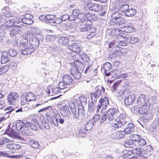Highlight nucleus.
<instances>
[{
    "instance_id": "nucleus-12",
    "label": "nucleus",
    "mask_w": 159,
    "mask_h": 159,
    "mask_svg": "<svg viewBox=\"0 0 159 159\" xmlns=\"http://www.w3.org/2000/svg\"><path fill=\"white\" fill-rule=\"evenodd\" d=\"M87 7L90 10L94 11H99L102 8V7L101 5L93 3L88 4Z\"/></svg>"
},
{
    "instance_id": "nucleus-40",
    "label": "nucleus",
    "mask_w": 159,
    "mask_h": 159,
    "mask_svg": "<svg viewBox=\"0 0 159 159\" xmlns=\"http://www.w3.org/2000/svg\"><path fill=\"white\" fill-rule=\"evenodd\" d=\"M111 22H114L116 24V27L121 26L122 24L125 23L124 18L121 16L120 17L113 20Z\"/></svg>"
},
{
    "instance_id": "nucleus-26",
    "label": "nucleus",
    "mask_w": 159,
    "mask_h": 159,
    "mask_svg": "<svg viewBox=\"0 0 159 159\" xmlns=\"http://www.w3.org/2000/svg\"><path fill=\"white\" fill-rule=\"evenodd\" d=\"M2 12L6 17H11L14 15L11 12L10 9L8 7H4L2 9Z\"/></svg>"
},
{
    "instance_id": "nucleus-49",
    "label": "nucleus",
    "mask_w": 159,
    "mask_h": 159,
    "mask_svg": "<svg viewBox=\"0 0 159 159\" xmlns=\"http://www.w3.org/2000/svg\"><path fill=\"white\" fill-rule=\"evenodd\" d=\"M116 39H118V40L122 39L123 40H124L125 42L126 41L127 43H130V36L127 37L125 36H123L120 35L117 37Z\"/></svg>"
},
{
    "instance_id": "nucleus-31",
    "label": "nucleus",
    "mask_w": 159,
    "mask_h": 159,
    "mask_svg": "<svg viewBox=\"0 0 159 159\" xmlns=\"http://www.w3.org/2000/svg\"><path fill=\"white\" fill-rule=\"evenodd\" d=\"M20 28L16 26H14L11 28L10 30V36L13 37L17 34L20 30Z\"/></svg>"
},
{
    "instance_id": "nucleus-36",
    "label": "nucleus",
    "mask_w": 159,
    "mask_h": 159,
    "mask_svg": "<svg viewBox=\"0 0 159 159\" xmlns=\"http://www.w3.org/2000/svg\"><path fill=\"white\" fill-rule=\"evenodd\" d=\"M69 41V39L67 37H61L59 38L58 42L61 45H66L67 44Z\"/></svg>"
},
{
    "instance_id": "nucleus-60",
    "label": "nucleus",
    "mask_w": 159,
    "mask_h": 159,
    "mask_svg": "<svg viewBox=\"0 0 159 159\" xmlns=\"http://www.w3.org/2000/svg\"><path fill=\"white\" fill-rule=\"evenodd\" d=\"M10 142V140L6 138H3L0 139V145H2Z\"/></svg>"
},
{
    "instance_id": "nucleus-54",
    "label": "nucleus",
    "mask_w": 159,
    "mask_h": 159,
    "mask_svg": "<svg viewBox=\"0 0 159 159\" xmlns=\"http://www.w3.org/2000/svg\"><path fill=\"white\" fill-rule=\"evenodd\" d=\"M56 37L54 35H47L46 40L47 42H51L55 40Z\"/></svg>"
},
{
    "instance_id": "nucleus-35",
    "label": "nucleus",
    "mask_w": 159,
    "mask_h": 159,
    "mask_svg": "<svg viewBox=\"0 0 159 159\" xmlns=\"http://www.w3.org/2000/svg\"><path fill=\"white\" fill-rule=\"evenodd\" d=\"M80 13L79 9H74L72 12L71 14L69 15V20L72 21L75 20L77 18V15Z\"/></svg>"
},
{
    "instance_id": "nucleus-61",
    "label": "nucleus",
    "mask_w": 159,
    "mask_h": 159,
    "mask_svg": "<svg viewBox=\"0 0 159 159\" xmlns=\"http://www.w3.org/2000/svg\"><path fill=\"white\" fill-rule=\"evenodd\" d=\"M139 39L138 38L130 36V43L132 44H134L139 42Z\"/></svg>"
},
{
    "instance_id": "nucleus-51",
    "label": "nucleus",
    "mask_w": 159,
    "mask_h": 159,
    "mask_svg": "<svg viewBox=\"0 0 159 159\" xmlns=\"http://www.w3.org/2000/svg\"><path fill=\"white\" fill-rule=\"evenodd\" d=\"M122 126L117 122L113 123L111 125V128L114 130H116L119 128L121 127Z\"/></svg>"
},
{
    "instance_id": "nucleus-39",
    "label": "nucleus",
    "mask_w": 159,
    "mask_h": 159,
    "mask_svg": "<svg viewBox=\"0 0 159 159\" xmlns=\"http://www.w3.org/2000/svg\"><path fill=\"white\" fill-rule=\"evenodd\" d=\"M34 48H25L20 51V53L24 55H28L34 52Z\"/></svg>"
},
{
    "instance_id": "nucleus-33",
    "label": "nucleus",
    "mask_w": 159,
    "mask_h": 159,
    "mask_svg": "<svg viewBox=\"0 0 159 159\" xmlns=\"http://www.w3.org/2000/svg\"><path fill=\"white\" fill-rule=\"evenodd\" d=\"M143 115L141 118V120H143L144 122H147L150 120L152 116V114L149 112H146L142 114Z\"/></svg>"
},
{
    "instance_id": "nucleus-58",
    "label": "nucleus",
    "mask_w": 159,
    "mask_h": 159,
    "mask_svg": "<svg viewBox=\"0 0 159 159\" xmlns=\"http://www.w3.org/2000/svg\"><path fill=\"white\" fill-rule=\"evenodd\" d=\"M30 144L31 145V146L34 148H36L39 147V143L34 140H32L31 141L30 143Z\"/></svg>"
},
{
    "instance_id": "nucleus-17",
    "label": "nucleus",
    "mask_w": 159,
    "mask_h": 159,
    "mask_svg": "<svg viewBox=\"0 0 159 159\" xmlns=\"http://www.w3.org/2000/svg\"><path fill=\"white\" fill-rule=\"evenodd\" d=\"M150 102L147 100L145 104L142 105V106L139 108V114H143L147 112L150 107Z\"/></svg>"
},
{
    "instance_id": "nucleus-4",
    "label": "nucleus",
    "mask_w": 159,
    "mask_h": 159,
    "mask_svg": "<svg viewBox=\"0 0 159 159\" xmlns=\"http://www.w3.org/2000/svg\"><path fill=\"white\" fill-rule=\"evenodd\" d=\"M47 118L49 122L51 124H53L56 127H58L59 126V122L61 124H63L65 122L64 118L62 117L60 114L59 113L54 114V119L50 115L47 116Z\"/></svg>"
},
{
    "instance_id": "nucleus-47",
    "label": "nucleus",
    "mask_w": 159,
    "mask_h": 159,
    "mask_svg": "<svg viewBox=\"0 0 159 159\" xmlns=\"http://www.w3.org/2000/svg\"><path fill=\"white\" fill-rule=\"evenodd\" d=\"M111 18L112 19L110 20V22L111 23V21L115 19H117L122 16V14L118 12H115L112 14Z\"/></svg>"
},
{
    "instance_id": "nucleus-50",
    "label": "nucleus",
    "mask_w": 159,
    "mask_h": 159,
    "mask_svg": "<svg viewBox=\"0 0 159 159\" xmlns=\"http://www.w3.org/2000/svg\"><path fill=\"white\" fill-rule=\"evenodd\" d=\"M129 138L130 139H132L133 141H137L139 140L140 138V136L137 134H131L129 135Z\"/></svg>"
},
{
    "instance_id": "nucleus-45",
    "label": "nucleus",
    "mask_w": 159,
    "mask_h": 159,
    "mask_svg": "<svg viewBox=\"0 0 159 159\" xmlns=\"http://www.w3.org/2000/svg\"><path fill=\"white\" fill-rule=\"evenodd\" d=\"M91 102L89 103V110L91 111H93L95 109L96 110V107L95 106V103L96 101H94L93 100H91Z\"/></svg>"
},
{
    "instance_id": "nucleus-18",
    "label": "nucleus",
    "mask_w": 159,
    "mask_h": 159,
    "mask_svg": "<svg viewBox=\"0 0 159 159\" xmlns=\"http://www.w3.org/2000/svg\"><path fill=\"white\" fill-rule=\"evenodd\" d=\"M33 18V16L30 14H25L24 18H22L23 23L28 25L31 24L33 22L32 20Z\"/></svg>"
},
{
    "instance_id": "nucleus-6",
    "label": "nucleus",
    "mask_w": 159,
    "mask_h": 159,
    "mask_svg": "<svg viewBox=\"0 0 159 159\" xmlns=\"http://www.w3.org/2000/svg\"><path fill=\"white\" fill-rule=\"evenodd\" d=\"M36 99L35 95L31 92H29L25 95H23L21 96V101L23 104L27 102L35 101Z\"/></svg>"
},
{
    "instance_id": "nucleus-24",
    "label": "nucleus",
    "mask_w": 159,
    "mask_h": 159,
    "mask_svg": "<svg viewBox=\"0 0 159 159\" xmlns=\"http://www.w3.org/2000/svg\"><path fill=\"white\" fill-rule=\"evenodd\" d=\"M121 26L115 27L112 29L111 31V35L112 36H117L120 35V34L122 33L121 29L120 28Z\"/></svg>"
},
{
    "instance_id": "nucleus-42",
    "label": "nucleus",
    "mask_w": 159,
    "mask_h": 159,
    "mask_svg": "<svg viewBox=\"0 0 159 159\" xmlns=\"http://www.w3.org/2000/svg\"><path fill=\"white\" fill-rule=\"evenodd\" d=\"M116 41H117V43L116 44V47L118 49H119V48H120L119 46H126L127 45V43L125 42L124 40H123L122 39V40H118V39H116Z\"/></svg>"
},
{
    "instance_id": "nucleus-46",
    "label": "nucleus",
    "mask_w": 159,
    "mask_h": 159,
    "mask_svg": "<svg viewBox=\"0 0 159 159\" xmlns=\"http://www.w3.org/2000/svg\"><path fill=\"white\" fill-rule=\"evenodd\" d=\"M58 87L61 89H65V91H66L70 89H67L68 88V85L66 84L63 81L60 82L59 83Z\"/></svg>"
},
{
    "instance_id": "nucleus-8",
    "label": "nucleus",
    "mask_w": 159,
    "mask_h": 159,
    "mask_svg": "<svg viewBox=\"0 0 159 159\" xmlns=\"http://www.w3.org/2000/svg\"><path fill=\"white\" fill-rule=\"evenodd\" d=\"M95 92L91 94V98L92 100L94 101H97V99L101 96L102 94V90L103 92L105 91V88L102 85L99 86L98 88H96Z\"/></svg>"
},
{
    "instance_id": "nucleus-19",
    "label": "nucleus",
    "mask_w": 159,
    "mask_h": 159,
    "mask_svg": "<svg viewBox=\"0 0 159 159\" xmlns=\"http://www.w3.org/2000/svg\"><path fill=\"white\" fill-rule=\"evenodd\" d=\"M120 28L121 29L122 32L131 33L135 30V29L131 24L124 26H121Z\"/></svg>"
},
{
    "instance_id": "nucleus-38",
    "label": "nucleus",
    "mask_w": 159,
    "mask_h": 159,
    "mask_svg": "<svg viewBox=\"0 0 159 159\" xmlns=\"http://www.w3.org/2000/svg\"><path fill=\"white\" fill-rule=\"evenodd\" d=\"M34 48H25L20 51V53L24 55H28L34 52Z\"/></svg>"
},
{
    "instance_id": "nucleus-15",
    "label": "nucleus",
    "mask_w": 159,
    "mask_h": 159,
    "mask_svg": "<svg viewBox=\"0 0 159 159\" xmlns=\"http://www.w3.org/2000/svg\"><path fill=\"white\" fill-rule=\"evenodd\" d=\"M55 17V16L54 15L48 14L45 16H41L39 17V19L42 20L43 19H44V20L46 23L53 24Z\"/></svg>"
},
{
    "instance_id": "nucleus-13",
    "label": "nucleus",
    "mask_w": 159,
    "mask_h": 159,
    "mask_svg": "<svg viewBox=\"0 0 159 159\" xmlns=\"http://www.w3.org/2000/svg\"><path fill=\"white\" fill-rule=\"evenodd\" d=\"M126 119V115L125 113H124L120 114L119 116L116 119V121L123 126L127 123Z\"/></svg>"
},
{
    "instance_id": "nucleus-55",
    "label": "nucleus",
    "mask_w": 159,
    "mask_h": 159,
    "mask_svg": "<svg viewBox=\"0 0 159 159\" xmlns=\"http://www.w3.org/2000/svg\"><path fill=\"white\" fill-rule=\"evenodd\" d=\"M88 25V32L89 33H94L96 30V29L95 27L94 26H90L89 25L90 24V23H87Z\"/></svg>"
},
{
    "instance_id": "nucleus-44",
    "label": "nucleus",
    "mask_w": 159,
    "mask_h": 159,
    "mask_svg": "<svg viewBox=\"0 0 159 159\" xmlns=\"http://www.w3.org/2000/svg\"><path fill=\"white\" fill-rule=\"evenodd\" d=\"M10 66L8 64L0 66V75H2L6 73L9 69Z\"/></svg>"
},
{
    "instance_id": "nucleus-10",
    "label": "nucleus",
    "mask_w": 159,
    "mask_h": 159,
    "mask_svg": "<svg viewBox=\"0 0 159 159\" xmlns=\"http://www.w3.org/2000/svg\"><path fill=\"white\" fill-rule=\"evenodd\" d=\"M80 42L79 41H75L71 44L68 46V48L76 53H79L81 51L80 47Z\"/></svg>"
},
{
    "instance_id": "nucleus-16",
    "label": "nucleus",
    "mask_w": 159,
    "mask_h": 159,
    "mask_svg": "<svg viewBox=\"0 0 159 159\" xmlns=\"http://www.w3.org/2000/svg\"><path fill=\"white\" fill-rule=\"evenodd\" d=\"M136 94H132L126 97L125 100V104L126 106H129L132 104L135 100Z\"/></svg>"
},
{
    "instance_id": "nucleus-3",
    "label": "nucleus",
    "mask_w": 159,
    "mask_h": 159,
    "mask_svg": "<svg viewBox=\"0 0 159 159\" xmlns=\"http://www.w3.org/2000/svg\"><path fill=\"white\" fill-rule=\"evenodd\" d=\"M75 66H73L70 68V72L75 79H79L81 77V69L83 65L81 62L78 61L74 62Z\"/></svg>"
},
{
    "instance_id": "nucleus-28",
    "label": "nucleus",
    "mask_w": 159,
    "mask_h": 159,
    "mask_svg": "<svg viewBox=\"0 0 159 159\" xmlns=\"http://www.w3.org/2000/svg\"><path fill=\"white\" fill-rule=\"evenodd\" d=\"M70 114L69 108L67 105L64 106L62 107L61 111V114L62 116V117L64 119V117H66Z\"/></svg>"
},
{
    "instance_id": "nucleus-37",
    "label": "nucleus",
    "mask_w": 159,
    "mask_h": 159,
    "mask_svg": "<svg viewBox=\"0 0 159 159\" xmlns=\"http://www.w3.org/2000/svg\"><path fill=\"white\" fill-rule=\"evenodd\" d=\"M34 48H25L20 51V53L24 55H28L34 52Z\"/></svg>"
},
{
    "instance_id": "nucleus-64",
    "label": "nucleus",
    "mask_w": 159,
    "mask_h": 159,
    "mask_svg": "<svg viewBox=\"0 0 159 159\" xmlns=\"http://www.w3.org/2000/svg\"><path fill=\"white\" fill-rule=\"evenodd\" d=\"M137 142L138 145L141 146H143L146 143V141L145 140L143 139H140V138Z\"/></svg>"
},
{
    "instance_id": "nucleus-11",
    "label": "nucleus",
    "mask_w": 159,
    "mask_h": 159,
    "mask_svg": "<svg viewBox=\"0 0 159 159\" xmlns=\"http://www.w3.org/2000/svg\"><path fill=\"white\" fill-rule=\"evenodd\" d=\"M19 94L16 93H10L7 97V100L11 104L14 105L18 101L19 98Z\"/></svg>"
},
{
    "instance_id": "nucleus-23",
    "label": "nucleus",
    "mask_w": 159,
    "mask_h": 159,
    "mask_svg": "<svg viewBox=\"0 0 159 159\" xmlns=\"http://www.w3.org/2000/svg\"><path fill=\"white\" fill-rule=\"evenodd\" d=\"M6 147L10 149L15 151L20 149L21 146L18 143H10L7 144Z\"/></svg>"
},
{
    "instance_id": "nucleus-32",
    "label": "nucleus",
    "mask_w": 159,
    "mask_h": 159,
    "mask_svg": "<svg viewBox=\"0 0 159 159\" xmlns=\"http://www.w3.org/2000/svg\"><path fill=\"white\" fill-rule=\"evenodd\" d=\"M79 11L80 13H78L77 15V18L79 19L81 23H83L84 24L87 25V22H85L86 18L85 17V15L79 9Z\"/></svg>"
},
{
    "instance_id": "nucleus-1",
    "label": "nucleus",
    "mask_w": 159,
    "mask_h": 159,
    "mask_svg": "<svg viewBox=\"0 0 159 159\" xmlns=\"http://www.w3.org/2000/svg\"><path fill=\"white\" fill-rule=\"evenodd\" d=\"M81 104L78 103L77 99H73L69 103V106L70 108L74 118L78 119L80 116L81 118L84 117L85 111L82 104L87 102V99L84 96H82L79 98Z\"/></svg>"
},
{
    "instance_id": "nucleus-14",
    "label": "nucleus",
    "mask_w": 159,
    "mask_h": 159,
    "mask_svg": "<svg viewBox=\"0 0 159 159\" xmlns=\"http://www.w3.org/2000/svg\"><path fill=\"white\" fill-rule=\"evenodd\" d=\"M111 67V64L109 62H107L104 64L103 68H102V71H104L106 76H108L110 75Z\"/></svg>"
},
{
    "instance_id": "nucleus-7",
    "label": "nucleus",
    "mask_w": 159,
    "mask_h": 159,
    "mask_svg": "<svg viewBox=\"0 0 159 159\" xmlns=\"http://www.w3.org/2000/svg\"><path fill=\"white\" fill-rule=\"evenodd\" d=\"M107 115V119L109 121H112L116 117L119 113V110L116 108L111 107L106 112Z\"/></svg>"
},
{
    "instance_id": "nucleus-20",
    "label": "nucleus",
    "mask_w": 159,
    "mask_h": 159,
    "mask_svg": "<svg viewBox=\"0 0 159 159\" xmlns=\"http://www.w3.org/2000/svg\"><path fill=\"white\" fill-rule=\"evenodd\" d=\"M135 127L134 125L132 123H129L128 124L127 127L124 130L125 134H129L134 131Z\"/></svg>"
},
{
    "instance_id": "nucleus-25",
    "label": "nucleus",
    "mask_w": 159,
    "mask_h": 159,
    "mask_svg": "<svg viewBox=\"0 0 159 159\" xmlns=\"http://www.w3.org/2000/svg\"><path fill=\"white\" fill-rule=\"evenodd\" d=\"M13 25L18 27L20 28L23 25V20L19 17L13 18Z\"/></svg>"
},
{
    "instance_id": "nucleus-5",
    "label": "nucleus",
    "mask_w": 159,
    "mask_h": 159,
    "mask_svg": "<svg viewBox=\"0 0 159 159\" xmlns=\"http://www.w3.org/2000/svg\"><path fill=\"white\" fill-rule=\"evenodd\" d=\"M108 104L109 100L107 97H104L103 98L100 99L99 100L97 106L96 107V112H99L100 110H101V111L102 110L105 109L107 106Z\"/></svg>"
},
{
    "instance_id": "nucleus-34",
    "label": "nucleus",
    "mask_w": 159,
    "mask_h": 159,
    "mask_svg": "<svg viewBox=\"0 0 159 159\" xmlns=\"http://www.w3.org/2000/svg\"><path fill=\"white\" fill-rule=\"evenodd\" d=\"M13 108L12 106H10L7 107L4 109L1 110V112L0 114H2L3 115H7V116L10 114L12 111L13 110Z\"/></svg>"
},
{
    "instance_id": "nucleus-27",
    "label": "nucleus",
    "mask_w": 159,
    "mask_h": 159,
    "mask_svg": "<svg viewBox=\"0 0 159 159\" xmlns=\"http://www.w3.org/2000/svg\"><path fill=\"white\" fill-rule=\"evenodd\" d=\"M9 59V56L8 52L6 51H3L1 53V62L5 63L8 62Z\"/></svg>"
},
{
    "instance_id": "nucleus-48",
    "label": "nucleus",
    "mask_w": 159,
    "mask_h": 159,
    "mask_svg": "<svg viewBox=\"0 0 159 159\" xmlns=\"http://www.w3.org/2000/svg\"><path fill=\"white\" fill-rule=\"evenodd\" d=\"M94 123H92L91 121H89L86 124L85 126V130L89 131L93 127Z\"/></svg>"
},
{
    "instance_id": "nucleus-30",
    "label": "nucleus",
    "mask_w": 159,
    "mask_h": 159,
    "mask_svg": "<svg viewBox=\"0 0 159 159\" xmlns=\"http://www.w3.org/2000/svg\"><path fill=\"white\" fill-rule=\"evenodd\" d=\"M125 134L124 131H119L111 135V137L114 139H120L124 136Z\"/></svg>"
},
{
    "instance_id": "nucleus-57",
    "label": "nucleus",
    "mask_w": 159,
    "mask_h": 159,
    "mask_svg": "<svg viewBox=\"0 0 159 159\" xmlns=\"http://www.w3.org/2000/svg\"><path fill=\"white\" fill-rule=\"evenodd\" d=\"M86 25L85 26L80 25V26L78 28L79 30L82 32H88V25Z\"/></svg>"
},
{
    "instance_id": "nucleus-22",
    "label": "nucleus",
    "mask_w": 159,
    "mask_h": 159,
    "mask_svg": "<svg viewBox=\"0 0 159 159\" xmlns=\"http://www.w3.org/2000/svg\"><path fill=\"white\" fill-rule=\"evenodd\" d=\"M146 102L145 95L141 94L137 99L136 102V104L139 106H141L143 104H145Z\"/></svg>"
},
{
    "instance_id": "nucleus-21",
    "label": "nucleus",
    "mask_w": 159,
    "mask_h": 159,
    "mask_svg": "<svg viewBox=\"0 0 159 159\" xmlns=\"http://www.w3.org/2000/svg\"><path fill=\"white\" fill-rule=\"evenodd\" d=\"M62 80L66 84L68 85V88L70 89V84L72 82L73 79L71 76L69 75H65L63 76Z\"/></svg>"
},
{
    "instance_id": "nucleus-41",
    "label": "nucleus",
    "mask_w": 159,
    "mask_h": 159,
    "mask_svg": "<svg viewBox=\"0 0 159 159\" xmlns=\"http://www.w3.org/2000/svg\"><path fill=\"white\" fill-rule=\"evenodd\" d=\"M125 14L127 16H131L134 15L137 13V10L133 8L129 9L125 11Z\"/></svg>"
},
{
    "instance_id": "nucleus-53",
    "label": "nucleus",
    "mask_w": 159,
    "mask_h": 159,
    "mask_svg": "<svg viewBox=\"0 0 159 159\" xmlns=\"http://www.w3.org/2000/svg\"><path fill=\"white\" fill-rule=\"evenodd\" d=\"M0 156H2L4 157H6L11 158H12L16 157L15 156L10 155L8 153H7L6 152H0Z\"/></svg>"
},
{
    "instance_id": "nucleus-2",
    "label": "nucleus",
    "mask_w": 159,
    "mask_h": 159,
    "mask_svg": "<svg viewBox=\"0 0 159 159\" xmlns=\"http://www.w3.org/2000/svg\"><path fill=\"white\" fill-rule=\"evenodd\" d=\"M16 129L23 134L28 136H31L33 134L30 128L34 130H36L37 129L36 124L30 122H27L23 125L18 123H16Z\"/></svg>"
},
{
    "instance_id": "nucleus-9",
    "label": "nucleus",
    "mask_w": 159,
    "mask_h": 159,
    "mask_svg": "<svg viewBox=\"0 0 159 159\" xmlns=\"http://www.w3.org/2000/svg\"><path fill=\"white\" fill-rule=\"evenodd\" d=\"M29 39V42L32 48H37L39 44V41L38 38L33 34H29L28 35Z\"/></svg>"
},
{
    "instance_id": "nucleus-29",
    "label": "nucleus",
    "mask_w": 159,
    "mask_h": 159,
    "mask_svg": "<svg viewBox=\"0 0 159 159\" xmlns=\"http://www.w3.org/2000/svg\"><path fill=\"white\" fill-rule=\"evenodd\" d=\"M85 22L88 21L90 22L91 20H95L97 17L95 14L89 13H87L85 14Z\"/></svg>"
},
{
    "instance_id": "nucleus-52",
    "label": "nucleus",
    "mask_w": 159,
    "mask_h": 159,
    "mask_svg": "<svg viewBox=\"0 0 159 159\" xmlns=\"http://www.w3.org/2000/svg\"><path fill=\"white\" fill-rule=\"evenodd\" d=\"M28 37H26L25 36L22 37V40L20 41V44L22 46L24 47L27 45L28 43Z\"/></svg>"
},
{
    "instance_id": "nucleus-62",
    "label": "nucleus",
    "mask_w": 159,
    "mask_h": 159,
    "mask_svg": "<svg viewBox=\"0 0 159 159\" xmlns=\"http://www.w3.org/2000/svg\"><path fill=\"white\" fill-rule=\"evenodd\" d=\"M8 53H9L10 56L12 57H15L17 54V52L16 50L13 49H10L8 50Z\"/></svg>"
},
{
    "instance_id": "nucleus-59",
    "label": "nucleus",
    "mask_w": 159,
    "mask_h": 159,
    "mask_svg": "<svg viewBox=\"0 0 159 159\" xmlns=\"http://www.w3.org/2000/svg\"><path fill=\"white\" fill-rule=\"evenodd\" d=\"M115 48L116 50H114L113 52H111L109 56V57L111 58H115L118 55L117 51L120 50V49H116V48Z\"/></svg>"
},
{
    "instance_id": "nucleus-56",
    "label": "nucleus",
    "mask_w": 159,
    "mask_h": 159,
    "mask_svg": "<svg viewBox=\"0 0 159 159\" xmlns=\"http://www.w3.org/2000/svg\"><path fill=\"white\" fill-rule=\"evenodd\" d=\"M6 106V101L4 99L0 100V113L4 107Z\"/></svg>"
},
{
    "instance_id": "nucleus-63",
    "label": "nucleus",
    "mask_w": 159,
    "mask_h": 159,
    "mask_svg": "<svg viewBox=\"0 0 159 159\" xmlns=\"http://www.w3.org/2000/svg\"><path fill=\"white\" fill-rule=\"evenodd\" d=\"M133 153L136 155H140L142 153V151L141 149L139 148H135L133 149L132 150Z\"/></svg>"
},
{
    "instance_id": "nucleus-43",
    "label": "nucleus",
    "mask_w": 159,
    "mask_h": 159,
    "mask_svg": "<svg viewBox=\"0 0 159 159\" xmlns=\"http://www.w3.org/2000/svg\"><path fill=\"white\" fill-rule=\"evenodd\" d=\"M116 41H117V43L116 44V47L118 49H119V48H120L119 46H126L127 45V43L125 42L124 40H123L122 39V40H118V39H116Z\"/></svg>"
}]
</instances>
